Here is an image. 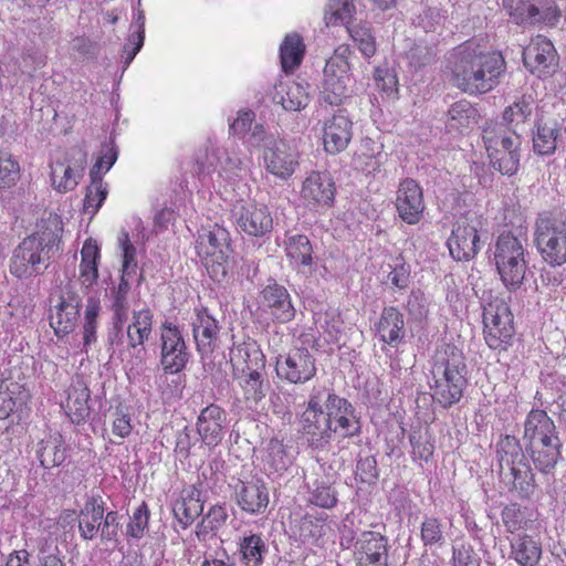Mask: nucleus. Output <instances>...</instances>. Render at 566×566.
Returning <instances> with one entry per match:
<instances>
[{
	"mask_svg": "<svg viewBox=\"0 0 566 566\" xmlns=\"http://www.w3.org/2000/svg\"><path fill=\"white\" fill-rule=\"evenodd\" d=\"M300 423L313 450H323L333 434L352 438L361 429L352 403L322 386L312 388Z\"/></svg>",
	"mask_w": 566,
	"mask_h": 566,
	"instance_id": "1",
	"label": "nucleus"
},
{
	"mask_svg": "<svg viewBox=\"0 0 566 566\" xmlns=\"http://www.w3.org/2000/svg\"><path fill=\"white\" fill-rule=\"evenodd\" d=\"M63 223L59 214L50 212L36 223V230L15 248L10 272L17 277L43 273L51 261L62 252Z\"/></svg>",
	"mask_w": 566,
	"mask_h": 566,
	"instance_id": "2",
	"label": "nucleus"
},
{
	"mask_svg": "<svg viewBox=\"0 0 566 566\" xmlns=\"http://www.w3.org/2000/svg\"><path fill=\"white\" fill-rule=\"evenodd\" d=\"M505 70V62L497 53H484L471 45L454 54L451 81L455 87L469 95L492 91Z\"/></svg>",
	"mask_w": 566,
	"mask_h": 566,
	"instance_id": "3",
	"label": "nucleus"
},
{
	"mask_svg": "<svg viewBox=\"0 0 566 566\" xmlns=\"http://www.w3.org/2000/svg\"><path fill=\"white\" fill-rule=\"evenodd\" d=\"M430 373L433 401L443 408L459 402L467 386V365L462 353L452 345L441 346L432 356Z\"/></svg>",
	"mask_w": 566,
	"mask_h": 566,
	"instance_id": "4",
	"label": "nucleus"
},
{
	"mask_svg": "<svg viewBox=\"0 0 566 566\" xmlns=\"http://www.w3.org/2000/svg\"><path fill=\"white\" fill-rule=\"evenodd\" d=\"M523 440L535 468L551 473L560 459L562 441L554 421L544 410H532L524 422Z\"/></svg>",
	"mask_w": 566,
	"mask_h": 566,
	"instance_id": "5",
	"label": "nucleus"
},
{
	"mask_svg": "<svg viewBox=\"0 0 566 566\" xmlns=\"http://www.w3.org/2000/svg\"><path fill=\"white\" fill-rule=\"evenodd\" d=\"M500 478L516 491L521 497H528L535 491V478L526 455L514 436H505L496 444Z\"/></svg>",
	"mask_w": 566,
	"mask_h": 566,
	"instance_id": "6",
	"label": "nucleus"
},
{
	"mask_svg": "<svg viewBox=\"0 0 566 566\" xmlns=\"http://www.w3.org/2000/svg\"><path fill=\"white\" fill-rule=\"evenodd\" d=\"M197 251L206 259V268L212 280L223 281L229 272L232 255L231 239L228 230L218 223L202 227L198 233Z\"/></svg>",
	"mask_w": 566,
	"mask_h": 566,
	"instance_id": "7",
	"label": "nucleus"
},
{
	"mask_svg": "<svg viewBox=\"0 0 566 566\" xmlns=\"http://www.w3.org/2000/svg\"><path fill=\"white\" fill-rule=\"evenodd\" d=\"M525 239L512 232L497 237L493 260L501 280L510 290H516L524 281L527 262L525 260Z\"/></svg>",
	"mask_w": 566,
	"mask_h": 566,
	"instance_id": "8",
	"label": "nucleus"
},
{
	"mask_svg": "<svg viewBox=\"0 0 566 566\" xmlns=\"http://www.w3.org/2000/svg\"><path fill=\"white\" fill-rule=\"evenodd\" d=\"M118 513L104 514V502L98 494H92L78 513V532L83 539L92 541L98 535L102 542H115L119 534Z\"/></svg>",
	"mask_w": 566,
	"mask_h": 566,
	"instance_id": "9",
	"label": "nucleus"
},
{
	"mask_svg": "<svg viewBox=\"0 0 566 566\" xmlns=\"http://www.w3.org/2000/svg\"><path fill=\"white\" fill-rule=\"evenodd\" d=\"M535 244L551 265L566 262V221L560 216L542 214L535 223Z\"/></svg>",
	"mask_w": 566,
	"mask_h": 566,
	"instance_id": "10",
	"label": "nucleus"
},
{
	"mask_svg": "<svg viewBox=\"0 0 566 566\" xmlns=\"http://www.w3.org/2000/svg\"><path fill=\"white\" fill-rule=\"evenodd\" d=\"M484 338L490 348L499 349L514 335L513 314L507 303L494 298L483 311Z\"/></svg>",
	"mask_w": 566,
	"mask_h": 566,
	"instance_id": "11",
	"label": "nucleus"
},
{
	"mask_svg": "<svg viewBox=\"0 0 566 566\" xmlns=\"http://www.w3.org/2000/svg\"><path fill=\"white\" fill-rule=\"evenodd\" d=\"M30 399L25 378L20 367L4 369L0 379V419L11 413H23Z\"/></svg>",
	"mask_w": 566,
	"mask_h": 566,
	"instance_id": "12",
	"label": "nucleus"
},
{
	"mask_svg": "<svg viewBox=\"0 0 566 566\" xmlns=\"http://www.w3.org/2000/svg\"><path fill=\"white\" fill-rule=\"evenodd\" d=\"M504 8L517 24H556L559 11L554 0H505Z\"/></svg>",
	"mask_w": 566,
	"mask_h": 566,
	"instance_id": "13",
	"label": "nucleus"
},
{
	"mask_svg": "<svg viewBox=\"0 0 566 566\" xmlns=\"http://www.w3.org/2000/svg\"><path fill=\"white\" fill-rule=\"evenodd\" d=\"M82 298L69 282L60 287L57 302L50 310V325L56 335L71 333L77 323Z\"/></svg>",
	"mask_w": 566,
	"mask_h": 566,
	"instance_id": "14",
	"label": "nucleus"
},
{
	"mask_svg": "<svg viewBox=\"0 0 566 566\" xmlns=\"http://www.w3.org/2000/svg\"><path fill=\"white\" fill-rule=\"evenodd\" d=\"M276 375L290 384H305L316 375V360L305 347L291 349L276 359Z\"/></svg>",
	"mask_w": 566,
	"mask_h": 566,
	"instance_id": "15",
	"label": "nucleus"
},
{
	"mask_svg": "<svg viewBox=\"0 0 566 566\" xmlns=\"http://www.w3.org/2000/svg\"><path fill=\"white\" fill-rule=\"evenodd\" d=\"M231 213L238 229L250 237L262 238L273 229V218L264 205L237 202Z\"/></svg>",
	"mask_w": 566,
	"mask_h": 566,
	"instance_id": "16",
	"label": "nucleus"
},
{
	"mask_svg": "<svg viewBox=\"0 0 566 566\" xmlns=\"http://www.w3.org/2000/svg\"><path fill=\"white\" fill-rule=\"evenodd\" d=\"M161 365L166 373L176 374L185 368L189 353L181 331L171 322L161 325Z\"/></svg>",
	"mask_w": 566,
	"mask_h": 566,
	"instance_id": "17",
	"label": "nucleus"
},
{
	"mask_svg": "<svg viewBox=\"0 0 566 566\" xmlns=\"http://www.w3.org/2000/svg\"><path fill=\"white\" fill-rule=\"evenodd\" d=\"M481 222L476 218L464 216L460 218L449 238L450 254L458 261L472 259L480 250L478 227Z\"/></svg>",
	"mask_w": 566,
	"mask_h": 566,
	"instance_id": "18",
	"label": "nucleus"
},
{
	"mask_svg": "<svg viewBox=\"0 0 566 566\" xmlns=\"http://www.w3.org/2000/svg\"><path fill=\"white\" fill-rule=\"evenodd\" d=\"M86 151L80 147L72 148L63 161L57 160L51 165V180L53 187L60 192L73 190L82 176L86 165Z\"/></svg>",
	"mask_w": 566,
	"mask_h": 566,
	"instance_id": "19",
	"label": "nucleus"
},
{
	"mask_svg": "<svg viewBox=\"0 0 566 566\" xmlns=\"http://www.w3.org/2000/svg\"><path fill=\"white\" fill-rule=\"evenodd\" d=\"M348 63L340 56L327 60L324 69V99L332 105H339L349 96Z\"/></svg>",
	"mask_w": 566,
	"mask_h": 566,
	"instance_id": "20",
	"label": "nucleus"
},
{
	"mask_svg": "<svg viewBox=\"0 0 566 566\" xmlns=\"http://www.w3.org/2000/svg\"><path fill=\"white\" fill-rule=\"evenodd\" d=\"M396 209L399 217L408 224H417L424 211L422 188L411 179H403L396 192Z\"/></svg>",
	"mask_w": 566,
	"mask_h": 566,
	"instance_id": "21",
	"label": "nucleus"
},
{
	"mask_svg": "<svg viewBox=\"0 0 566 566\" xmlns=\"http://www.w3.org/2000/svg\"><path fill=\"white\" fill-rule=\"evenodd\" d=\"M523 62L538 77L547 76L557 66V52L548 39L537 35L523 50Z\"/></svg>",
	"mask_w": 566,
	"mask_h": 566,
	"instance_id": "22",
	"label": "nucleus"
},
{
	"mask_svg": "<svg viewBox=\"0 0 566 566\" xmlns=\"http://www.w3.org/2000/svg\"><path fill=\"white\" fill-rule=\"evenodd\" d=\"M357 566H388V541L378 532H364L354 546Z\"/></svg>",
	"mask_w": 566,
	"mask_h": 566,
	"instance_id": "23",
	"label": "nucleus"
},
{
	"mask_svg": "<svg viewBox=\"0 0 566 566\" xmlns=\"http://www.w3.org/2000/svg\"><path fill=\"white\" fill-rule=\"evenodd\" d=\"M264 150L266 170L273 176L287 180L298 166L297 153L284 140L271 142Z\"/></svg>",
	"mask_w": 566,
	"mask_h": 566,
	"instance_id": "24",
	"label": "nucleus"
},
{
	"mask_svg": "<svg viewBox=\"0 0 566 566\" xmlns=\"http://www.w3.org/2000/svg\"><path fill=\"white\" fill-rule=\"evenodd\" d=\"M191 326L197 350L201 357L211 355L218 345L221 329L218 319L207 308H200L196 312Z\"/></svg>",
	"mask_w": 566,
	"mask_h": 566,
	"instance_id": "25",
	"label": "nucleus"
},
{
	"mask_svg": "<svg viewBox=\"0 0 566 566\" xmlns=\"http://www.w3.org/2000/svg\"><path fill=\"white\" fill-rule=\"evenodd\" d=\"M301 196L314 208L331 207L335 196V184L328 172H311L304 180Z\"/></svg>",
	"mask_w": 566,
	"mask_h": 566,
	"instance_id": "26",
	"label": "nucleus"
},
{
	"mask_svg": "<svg viewBox=\"0 0 566 566\" xmlns=\"http://www.w3.org/2000/svg\"><path fill=\"white\" fill-rule=\"evenodd\" d=\"M353 136V123L344 114H334L324 123L323 145L329 154H339L345 150Z\"/></svg>",
	"mask_w": 566,
	"mask_h": 566,
	"instance_id": "27",
	"label": "nucleus"
},
{
	"mask_svg": "<svg viewBox=\"0 0 566 566\" xmlns=\"http://www.w3.org/2000/svg\"><path fill=\"white\" fill-rule=\"evenodd\" d=\"M226 421V411L217 405H209L201 410L197 431L205 444L214 447L222 440Z\"/></svg>",
	"mask_w": 566,
	"mask_h": 566,
	"instance_id": "28",
	"label": "nucleus"
},
{
	"mask_svg": "<svg viewBox=\"0 0 566 566\" xmlns=\"http://www.w3.org/2000/svg\"><path fill=\"white\" fill-rule=\"evenodd\" d=\"M238 505L250 514H260L269 505V492L265 484L260 481H240L235 486Z\"/></svg>",
	"mask_w": 566,
	"mask_h": 566,
	"instance_id": "29",
	"label": "nucleus"
},
{
	"mask_svg": "<svg viewBox=\"0 0 566 566\" xmlns=\"http://www.w3.org/2000/svg\"><path fill=\"white\" fill-rule=\"evenodd\" d=\"M203 503L201 491L190 485L181 491L180 497L172 506L174 515L182 528H187L203 512Z\"/></svg>",
	"mask_w": 566,
	"mask_h": 566,
	"instance_id": "30",
	"label": "nucleus"
},
{
	"mask_svg": "<svg viewBox=\"0 0 566 566\" xmlns=\"http://www.w3.org/2000/svg\"><path fill=\"white\" fill-rule=\"evenodd\" d=\"M263 304L271 315L281 323L290 322L295 316L287 290L277 284L268 285L262 292Z\"/></svg>",
	"mask_w": 566,
	"mask_h": 566,
	"instance_id": "31",
	"label": "nucleus"
},
{
	"mask_svg": "<svg viewBox=\"0 0 566 566\" xmlns=\"http://www.w3.org/2000/svg\"><path fill=\"white\" fill-rule=\"evenodd\" d=\"M243 399L249 409H256L266 398L271 385L264 373L259 369H250L240 382Z\"/></svg>",
	"mask_w": 566,
	"mask_h": 566,
	"instance_id": "32",
	"label": "nucleus"
},
{
	"mask_svg": "<svg viewBox=\"0 0 566 566\" xmlns=\"http://www.w3.org/2000/svg\"><path fill=\"white\" fill-rule=\"evenodd\" d=\"M65 409L72 422L80 423L90 415V390L80 377L73 378L67 388Z\"/></svg>",
	"mask_w": 566,
	"mask_h": 566,
	"instance_id": "33",
	"label": "nucleus"
},
{
	"mask_svg": "<svg viewBox=\"0 0 566 566\" xmlns=\"http://www.w3.org/2000/svg\"><path fill=\"white\" fill-rule=\"evenodd\" d=\"M284 249L290 262L301 272L311 273L313 264V248L306 235L293 234L284 242Z\"/></svg>",
	"mask_w": 566,
	"mask_h": 566,
	"instance_id": "34",
	"label": "nucleus"
},
{
	"mask_svg": "<svg viewBox=\"0 0 566 566\" xmlns=\"http://www.w3.org/2000/svg\"><path fill=\"white\" fill-rule=\"evenodd\" d=\"M230 363L233 368L245 375L250 369H264L263 354L253 342H244L233 346L230 350Z\"/></svg>",
	"mask_w": 566,
	"mask_h": 566,
	"instance_id": "35",
	"label": "nucleus"
},
{
	"mask_svg": "<svg viewBox=\"0 0 566 566\" xmlns=\"http://www.w3.org/2000/svg\"><path fill=\"white\" fill-rule=\"evenodd\" d=\"M375 326L378 336L386 344L400 340L405 334L403 315L396 307H385Z\"/></svg>",
	"mask_w": 566,
	"mask_h": 566,
	"instance_id": "36",
	"label": "nucleus"
},
{
	"mask_svg": "<svg viewBox=\"0 0 566 566\" xmlns=\"http://www.w3.org/2000/svg\"><path fill=\"white\" fill-rule=\"evenodd\" d=\"M486 150L500 149V151L520 153L521 137L515 133H506L501 125L490 124L483 129L482 135Z\"/></svg>",
	"mask_w": 566,
	"mask_h": 566,
	"instance_id": "37",
	"label": "nucleus"
},
{
	"mask_svg": "<svg viewBox=\"0 0 566 566\" xmlns=\"http://www.w3.org/2000/svg\"><path fill=\"white\" fill-rule=\"evenodd\" d=\"M478 109L465 99L452 104L448 111L447 126L450 130L463 132L478 123Z\"/></svg>",
	"mask_w": 566,
	"mask_h": 566,
	"instance_id": "38",
	"label": "nucleus"
},
{
	"mask_svg": "<svg viewBox=\"0 0 566 566\" xmlns=\"http://www.w3.org/2000/svg\"><path fill=\"white\" fill-rule=\"evenodd\" d=\"M153 314L148 308L134 311L133 322L127 326L128 346L137 348L143 346L151 333Z\"/></svg>",
	"mask_w": 566,
	"mask_h": 566,
	"instance_id": "39",
	"label": "nucleus"
},
{
	"mask_svg": "<svg viewBox=\"0 0 566 566\" xmlns=\"http://www.w3.org/2000/svg\"><path fill=\"white\" fill-rule=\"evenodd\" d=\"M512 556L521 566H535L542 555L539 544L528 535L517 536L511 544Z\"/></svg>",
	"mask_w": 566,
	"mask_h": 566,
	"instance_id": "40",
	"label": "nucleus"
},
{
	"mask_svg": "<svg viewBox=\"0 0 566 566\" xmlns=\"http://www.w3.org/2000/svg\"><path fill=\"white\" fill-rule=\"evenodd\" d=\"M305 45L296 33L287 34L281 44L280 56L284 72H293L302 62Z\"/></svg>",
	"mask_w": 566,
	"mask_h": 566,
	"instance_id": "41",
	"label": "nucleus"
},
{
	"mask_svg": "<svg viewBox=\"0 0 566 566\" xmlns=\"http://www.w3.org/2000/svg\"><path fill=\"white\" fill-rule=\"evenodd\" d=\"M559 128L556 122H545L537 124L536 134L533 137V147L539 155H551L557 147Z\"/></svg>",
	"mask_w": 566,
	"mask_h": 566,
	"instance_id": "42",
	"label": "nucleus"
},
{
	"mask_svg": "<svg viewBox=\"0 0 566 566\" xmlns=\"http://www.w3.org/2000/svg\"><path fill=\"white\" fill-rule=\"evenodd\" d=\"M356 9L353 0H329L324 19L327 25H346L350 23Z\"/></svg>",
	"mask_w": 566,
	"mask_h": 566,
	"instance_id": "43",
	"label": "nucleus"
},
{
	"mask_svg": "<svg viewBox=\"0 0 566 566\" xmlns=\"http://www.w3.org/2000/svg\"><path fill=\"white\" fill-rule=\"evenodd\" d=\"M281 99L285 111L297 112L305 108L310 102V95L305 87L298 83H290L285 86L281 85Z\"/></svg>",
	"mask_w": 566,
	"mask_h": 566,
	"instance_id": "44",
	"label": "nucleus"
},
{
	"mask_svg": "<svg viewBox=\"0 0 566 566\" xmlns=\"http://www.w3.org/2000/svg\"><path fill=\"white\" fill-rule=\"evenodd\" d=\"M36 455L43 468L50 469L61 465L65 460V450L57 439L42 440L39 443Z\"/></svg>",
	"mask_w": 566,
	"mask_h": 566,
	"instance_id": "45",
	"label": "nucleus"
},
{
	"mask_svg": "<svg viewBox=\"0 0 566 566\" xmlns=\"http://www.w3.org/2000/svg\"><path fill=\"white\" fill-rule=\"evenodd\" d=\"M266 552L268 548L261 535L251 534L244 536L240 543V553L247 565H260Z\"/></svg>",
	"mask_w": 566,
	"mask_h": 566,
	"instance_id": "46",
	"label": "nucleus"
},
{
	"mask_svg": "<svg viewBox=\"0 0 566 566\" xmlns=\"http://www.w3.org/2000/svg\"><path fill=\"white\" fill-rule=\"evenodd\" d=\"M91 185L87 187L85 199H84V209L87 212L95 213L98 208L102 206L103 201L107 196V188L103 184L101 176H97L95 170H91Z\"/></svg>",
	"mask_w": 566,
	"mask_h": 566,
	"instance_id": "47",
	"label": "nucleus"
},
{
	"mask_svg": "<svg viewBox=\"0 0 566 566\" xmlns=\"http://www.w3.org/2000/svg\"><path fill=\"white\" fill-rule=\"evenodd\" d=\"M491 165L503 175L513 176L520 165L521 155L517 151L488 150Z\"/></svg>",
	"mask_w": 566,
	"mask_h": 566,
	"instance_id": "48",
	"label": "nucleus"
},
{
	"mask_svg": "<svg viewBox=\"0 0 566 566\" xmlns=\"http://www.w3.org/2000/svg\"><path fill=\"white\" fill-rule=\"evenodd\" d=\"M412 454L416 459L428 461L434 451V444L427 428L412 430L409 436Z\"/></svg>",
	"mask_w": 566,
	"mask_h": 566,
	"instance_id": "49",
	"label": "nucleus"
},
{
	"mask_svg": "<svg viewBox=\"0 0 566 566\" xmlns=\"http://www.w3.org/2000/svg\"><path fill=\"white\" fill-rule=\"evenodd\" d=\"M444 526L433 516H426L421 523V541L424 546L442 545L444 543Z\"/></svg>",
	"mask_w": 566,
	"mask_h": 566,
	"instance_id": "50",
	"label": "nucleus"
},
{
	"mask_svg": "<svg viewBox=\"0 0 566 566\" xmlns=\"http://www.w3.org/2000/svg\"><path fill=\"white\" fill-rule=\"evenodd\" d=\"M534 103L532 95H523L520 101L504 111L503 119L509 123H524L532 115Z\"/></svg>",
	"mask_w": 566,
	"mask_h": 566,
	"instance_id": "51",
	"label": "nucleus"
},
{
	"mask_svg": "<svg viewBox=\"0 0 566 566\" xmlns=\"http://www.w3.org/2000/svg\"><path fill=\"white\" fill-rule=\"evenodd\" d=\"M149 515L148 506L143 502L130 516L126 534L133 538L140 539L148 528Z\"/></svg>",
	"mask_w": 566,
	"mask_h": 566,
	"instance_id": "52",
	"label": "nucleus"
},
{
	"mask_svg": "<svg viewBox=\"0 0 566 566\" xmlns=\"http://www.w3.org/2000/svg\"><path fill=\"white\" fill-rule=\"evenodd\" d=\"M20 167L11 154L0 150V188H9L19 178Z\"/></svg>",
	"mask_w": 566,
	"mask_h": 566,
	"instance_id": "53",
	"label": "nucleus"
},
{
	"mask_svg": "<svg viewBox=\"0 0 566 566\" xmlns=\"http://www.w3.org/2000/svg\"><path fill=\"white\" fill-rule=\"evenodd\" d=\"M354 42L357 43L359 50L365 56H371L376 52L375 38L369 28L353 27L347 29Z\"/></svg>",
	"mask_w": 566,
	"mask_h": 566,
	"instance_id": "54",
	"label": "nucleus"
},
{
	"mask_svg": "<svg viewBox=\"0 0 566 566\" xmlns=\"http://www.w3.org/2000/svg\"><path fill=\"white\" fill-rule=\"evenodd\" d=\"M118 243L123 251V273L130 274L137 266L136 249L130 242L128 232L122 231L118 235Z\"/></svg>",
	"mask_w": 566,
	"mask_h": 566,
	"instance_id": "55",
	"label": "nucleus"
},
{
	"mask_svg": "<svg viewBox=\"0 0 566 566\" xmlns=\"http://www.w3.org/2000/svg\"><path fill=\"white\" fill-rule=\"evenodd\" d=\"M324 524L318 518L304 517L300 524V537L303 542L316 539L323 535Z\"/></svg>",
	"mask_w": 566,
	"mask_h": 566,
	"instance_id": "56",
	"label": "nucleus"
},
{
	"mask_svg": "<svg viewBox=\"0 0 566 566\" xmlns=\"http://www.w3.org/2000/svg\"><path fill=\"white\" fill-rule=\"evenodd\" d=\"M312 502L321 507L331 509L335 506L337 499L335 491L327 484H318L313 490Z\"/></svg>",
	"mask_w": 566,
	"mask_h": 566,
	"instance_id": "57",
	"label": "nucleus"
},
{
	"mask_svg": "<svg viewBox=\"0 0 566 566\" xmlns=\"http://www.w3.org/2000/svg\"><path fill=\"white\" fill-rule=\"evenodd\" d=\"M255 114L250 109H241L238 116L230 125V130L233 135L244 136L253 126Z\"/></svg>",
	"mask_w": 566,
	"mask_h": 566,
	"instance_id": "58",
	"label": "nucleus"
},
{
	"mask_svg": "<svg viewBox=\"0 0 566 566\" xmlns=\"http://www.w3.org/2000/svg\"><path fill=\"white\" fill-rule=\"evenodd\" d=\"M433 50L422 44H415L407 53L410 63L417 66L429 64L433 60Z\"/></svg>",
	"mask_w": 566,
	"mask_h": 566,
	"instance_id": "59",
	"label": "nucleus"
},
{
	"mask_svg": "<svg viewBox=\"0 0 566 566\" xmlns=\"http://www.w3.org/2000/svg\"><path fill=\"white\" fill-rule=\"evenodd\" d=\"M453 566H479L471 546L462 544L453 548Z\"/></svg>",
	"mask_w": 566,
	"mask_h": 566,
	"instance_id": "60",
	"label": "nucleus"
},
{
	"mask_svg": "<svg viewBox=\"0 0 566 566\" xmlns=\"http://www.w3.org/2000/svg\"><path fill=\"white\" fill-rule=\"evenodd\" d=\"M269 457L276 471L286 469L291 462L283 444L280 441H271Z\"/></svg>",
	"mask_w": 566,
	"mask_h": 566,
	"instance_id": "61",
	"label": "nucleus"
},
{
	"mask_svg": "<svg viewBox=\"0 0 566 566\" xmlns=\"http://www.w3.org/2000/svg\"><path fill=\"white\" fill-rule=\"evenodd\" d=\"M130 416L123 410L117 409L113 420V434L119 439L128 437L132 432Z\"/></svg>",
	"mask_w": 566,
	"mask_h": 566,
	"instance_id": "62",
	"label": "nucleus"
},
{
	"mask_svg": "<svg viewBox=\"0 0 566 566\" xmlns=\"http://www.w3.org/2000/svg\"><path fill=\"white\" fill-rule=\"evenodd\" d=\"M208 527L214 531L219 530L228 520V511L224 505H213L209 509L207 514L203 516Z\"/></svg>",
	"mask_w": 566,
	"mask_h": 566,
	"instance_id": "63",
	"label": "nucleus"
},
{
	"mask_svg": "<svg viewBox=\"0 0 566 566\" xmlns=\"http://www.w3.org/2000/svg\"><path fill=\"white\" fill-rule=\"evenodd\" d=\"M117 159V150L112 145L103 146L101 156L98 157L97 163L94 165L92 170H95L97 172V176H99V172L102 169L105 171H108L111 167L115 164Z\"/></svg>",
	"mask_w": 566,
	"mask_h": 566,
	"instance_id": "64",
	"label": "nucleus"
}]
</instances>
